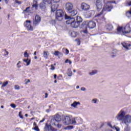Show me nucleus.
Segmentation results:
<instances>
[{"label": "nucleus", "instance_id": "nucleus-53", "mask_svg": "<svg viewBox=\"0 0 131 131\" xmlns=\"http://www.w3.org/2000/svg\"><path fill=\"white\" fill-rule=\"evenodd\" d=\"M33 125L34 126H37V124H36V122H34L33 123Z\"/></svg>", "mask_w": 131, "mask_h": 131}, {"label": "nucleus", "instance_id": "nucleus-10", "mask_svg": "<svg viewBox=\"0 0 131 131\" xmlns=\"http://www.w3.org/2000/svg\"><path fill=\"white\" fill-rule=\"evenodd\" d=\"M90 5L85 3H82L81 4L80 8L82 11H88V10H90Z\"/></svg>", "mask_w": 131, "mask_h": 131}, {"label": "nucleus", "instance_id": "nucleus-27", "mask_svg": "<svg viewBox=\"0 0 131 131\" xmlns=\"http://www.w3.org/2000/svg\"><path fill=\"white\" fill-rule=\"evenodd\" d=\"M24 12H25L26 13H29V12H30V7H27L26 9L24 10Z\"/></svg>", "mask_w": 131, "mask_h": 131}, {"label": "nucleus", "instance_id": "nucleus-52", "mask_svg": "<svg viewBox=\"0 0 131 131\" xmlns=\"http://www.w3.org/2000/svg\"><path fill=\"white\" fill-rule=\"evenodd\" d=\"M4 1H5V3L6 4H8L9 1L10 0H4Z\"/></svg>", "mask_w": 131, "mask_h": 131}, {"label": "nucleus", "instance_id": "nucleus-51", "mask_svg": "<svg viewBox=\"0 0 131 131\" xmlns=\"http://www.w3.org/2000/svg\"><path fill=\"white\" fill-rule=\"evenodd\" d=\"M81 91H85V89L84 88V87H82L81 88Z\"/></svg>", "mask_w": 131, "mask_h": 131}, {"label": "nucleus", "instance_id": "nucleus-56", "mask_svg": "<svg viewBox=\"0 0 131 131\" xmlns=\"http://www.w3.org/2000/svg\"><path fill=\"white\" fill-rule=\"evenodd\" d=\"M43 2H45V3H49V2H50L49 0H43Z\"/></svg>", "mask_w": 131, "mask_h": 131}, {"label": "nucleus", "instance_id": "nucleus-18", "mask_svg": "<svg viewBox=\"0 0 131 131\" xmlns=\"http://www.w3.org/2000/svg\"><path fill=\"white\" fill-rule=\"evenodd\" d=\"M54 119L55 121H57V122H58V121H60V120H61V116L58 114H56L54 116Z\"/></svg>", "mask_w": 131, "mask_h": 131}, {"label": "nucleus", "instance_id": "nucleus-49", "mask_svg": "<svg viewBox=\"0 0 131 131\" xmlns=\"http://www.w3.org/2000/svg\"><path fill=\"white\" fill-rule=\"evenodd\" d=\"M115 129L116 131H120V128H119L118 127H116Z\"/></svg>", "mask_w": 131, "mask_h": 131}, {"label": "nucleus", "instance_id": "nucleus-32", "mask_svg": "<svg viewBox=\"0 0 131 131\" xmlns=\"http://www.w3.org/2000/svg\"><path fill=\"white\" fill-rule=\"evenodd\" d=\"M76 32L73 31L71 33V36L72 37H76Z\"/></svg>", "mask_w": 131, "mask_h": 131}, {"label": "nucleus", "instance_id": "nucleus-48", "mask_svg": "<svg viewBox=\"0 0 131 131\" xmlns=\"http://www.w3.org/2000/svg\"><path fill=\"white\" fill-rule=\"evenodd\" d=\"M52 1L57 4V3H59L60 2V0H52Z\"/></svg>", "mask_w": 131, "mask_h": 131}, {"label": "nucleus", "instance_id": "nucleus-22", "mask_svg": "<svg viewBox=\"0 0 131 131\" xmlns=\"http://www.w3.org/2000/svg\"><path fill=\"white\" fill-rule=\"evenodd\" d=\"M43 56L45 58V59H48V58L49 57V52H48L47 51H44Z\"/></svg>", "mask_w": 131, "mask_h": 131}, {"label": "nucleus", "instance_id": "nucleus-40", "mask_svg": "<svg viewBox=\"0 0 131 131\" xmlns=\"http://www.w3.org/2000/svg\"><path fill=\"white\" fill-rule=\"evenodd\" d=\"M14 89L15 90H20V86L18 85H15L14 86Z\"/></svg>", "mask_w": 131, "mask_h": 131}, {"label": "nucleus", "instance_id": "nucleus-6", "mask_svg": "<svg viewBox=\"0 0 131 131\" xmlns=\"http://www.w3.org/2000/svg\"><path fill=\"white\" fill-rule=\"evenodd\" d=\"M95 5L96 6L97 11H101L103 8V1L96 0Z\"/></svg>", "mask_w": 131, "mask_h": 131}, {"label": "nucleus", "instance_id": "nucleus-64", "mask_svg": "<svg viewBox=\"0 0 131 131\" xmlns=\"http://www.w3.org/2000/svg\"><path fill=\"white\" fill-rule=\"evenodd\" d=\"M103 126H104V124H102L101 125L100 128H102V127H103Z\"/></svg>", "mask_w": 131, "mask_h": 131}, {"label": "nucleus", "instance_id": "nucleus-5", "mask_svg": "<svg viewBox=\"0 0 131 131\" xmlns=\"http://www.w3.org/2000/svg\"><path fill=\"white\" fill-rule=\"evenodd\" d=\"M122 123H124L127 126L129 123H131V116L126 115L122 119Z\"/></svg>", "mask_w": 131, "mask_h": 131}, {"label": "nucleus", "instance_id": "nucleus-35", "mask_svg": "<svg viewBox=\"0 0 131 131\" xmlns=\"http://www.w3.org/2000/svg\"><path fill=\"white\" fill-rule=\"evenodd\" d=\"M38 7V5H37V4H33L32 5V8H35V10H37Z\"/></svg>", "mask_w": 131, "mask_h": 131}, {"label": "nucleus", "instance_id": "nucleus-28", "mask_svg": "<svg viewBox=\"0 0 131 131\" xmlns=\"http://www.w3.org/2000/svg\"><path fill=\"white\" fill-rule=\"evenodd\" d=\"M94 11H89L88 12L87 14L89 17H92V16H94V14H93V12Z\"/></svg>", "mask_w": 131, "mask_h": 131}, {"label": "nucleus", "instance_id": "nucleus-9", "mask_svg": "<svg viewBox=\"0 0 131 131\" xmlns=\"http://www.w3.org/2000/svg\"><path fill=\"white\" fill-rule=\"evenodd\" d=\"M73 9V4H72L71 3H67L66 4V10L67 12V13L70 12L71 11H72Z\"/></svg>", "mask_w": 131, "mask_h": 131}, {"label": "nucleus", "instance_id": "nucleus-14", "mask_svg": "<svg viewBox=\"0 0 131 131\" xmlns=\"http://www.w3.org/2000/svg\"><path fill=\"white\" fill-rule=\"evenodd\" d=\"M70 16L73 17L77 14V11L75 9H72L71 11L68 12Z\"/></svg>", "mask_w": 131, "mask_h": 131}, {"label": "nucleus", "instance_id": "nucleus-19", "mask_svg": "<svg viewBox=\"0 0 131 131\" xmlns=\"http://www.w3.org/2000/svg\"><path fill=\"white\" fill-rule=\"evenodd\" d=\"M77 23H78L79 25H80V23L82 22V18L80 16H77L76 19Z\"/></svg>", "mask_w": 131, "mask_h": 131}, {"label": "nucleus", "instance_id": "nucleus-2", "mask_svg": "<svg viewBox=\"0 0 131 131\" xmlns=\"http://www.w3.org/2000/svg\"><path fill=\"white\" fill-rule=\"evenodd\" d=\"M66 19H70L66 21L67 24H70L71 27L73 28H77L79 25L78 23L74 19V18H71L70 16H68L67 15H65Z\"/></svg>", "mask_w": 131, "mask_h": 131}, {"label": "nucleus", "instance_id": "nucleus-54", "mask_svg": "<svg viewBox=\"0 0 131 131\" xmlns=\"http://www.w3.org/2000/svg\"><path fill=\"white\" fill-rule=\"evenodd\" d=\"M68 63L70 64V65H71V64H72V61H71V60H69Z\"/></svg>", "mask_w": 131, "mask_h": 131}, {"label": "nucleus", "instance_id": "nucleus-20", "mask_svg": "<svg viewBox=\"0 0 131 131\" xmlns=\"http://www.w3.org/2000/svg\"><path fill=\"white\" fill-rule=\"evenodd\" d=\"M39 7L40 8V9H41V10H46V3L42 2L39 5Z\"/></svg>", "mask_w": 131, "mask_h": 131}, {"label": "nucleus", "instance_id": "nucleus-29", "mask_svg": "<svg viewBox=\"0 0 131 131\" xmlns=\"http://www.w3.org/2000/svg\"><path fill=\"white\" fill-rule=\"evenodd\" d=\"M76 123V120H75V119H72V120H71V123L70 124H75Z\"/></svg>", "mask_w": 131, "mask_h": 131}, {"label": "nucleus", "instance_id": "nucleus-63", "mask_svg": "<svg viewBox=\"0 0 131 131\" xmlns=\"http://www.w3.org/2000/svg\"><path fill=\"white\" fill-rule=\"evenodd\" d=\"M17 67H18V68H20V67H21V66H19V63H17Z\"/></svg>", "mask_w": 131, "mask_h": 131}, {"label": "nucleus", "instance_id": "nucleus-33", "mask_svg": "<svg viewBox=\"0 0 131 131\" xmlns=\"http://www.w3.org/2000/svg\"><path fill=\"white\" fill-rule=\"evenodd\" d=\"M8 83H9V82L8 81H6L3 83V84H2V88H5V86H6V85H8Z\"/></svg>", "mask_w": 131, "mask_h": 131}, {"label": "nucleus", "instance_id": "nucleus-42", "mask_svg": "<svg viewBox=\"0 0 131 131\" xmlns=\"http://www.w3.org/2000/svg\"><path fill=\"white\" fill-rule=\"evenodd\" d=\"M56 126L58 128H61V126H62V124H57Z\"/></svg>", "mask_w": 131, "mask_h": 131}, {"label": "nucleus", "instance_id": "nucleus-30", "mask_svg": "<svg viewBox=\"0 0 131 131\" xmlns=\"http://www.w3.org/2000/svg\"><path fill=\"white\" fill-rule=\"evenodd\" d=\"M25 58H28L29 57V54L27 53V51H26L24 53Z\"/></svg>", "mask_w": 131, "mask_h": 131}, {"label": "nucleus", "instance_id": "nucleus-59", "mask_svg": "<svg viewBox=\"0 0 131 131\" xmlns=\"http://www.w3.org/2000/svg\"><path fill=\"white\" fill-rule=\"evenodd\" d=\"M114 53L113 52V53H112V54H111V56H112V57L113 58H114V56H115V55H114Z\"/></svg>", "mask_w": 131, "mask_h": 131}, {"label": "nucleus", "instance_id": "nucleus-1", "mask_svg": "<svg viewBox=\"0 0 131 131\" xmlns=\"http://www.w3.org/2000/svg\"><path fill=\"white\" fill-rule=\"evenodd\" d=\"M112 4H115V1H107L104 4L103 9L101 12L96 15L95 17H100L101 15H103L104 12H111L112 9H113V5Z\"/></svg>", "mask_w": 131, "mask_h": 131}, {"label": "nucleus", "instance_id": "nucleus-36", "mask_svg": "<svg viewBox=\"0 0 131 131\" xmlns=\"http://www.w3.org/2000/svg\"><path fill=\"white\" fill-rule=\"evenodd\" d=\"M107 125H108V126L111 127V128H114V127H115V125H114L113 126H112V125L111 124V123H110V122L107 123Z\"/></svg>", "mask_w": 131, "mask_h": 131}, {"label": "nucleus", "instance_id": "nucleus-38", "mask_svg": "<svg viewBox=\"0 0 131 131\" xmlns=\"http://www.w3.org/2000/svg\"><path fill=\"white\" fill-rule=\"evenodd\" d=\"M18 115L21 119H23V115H22V112H20L18 114Z\"/></svg>", "mask_w": 131, "mask_h": 131}, {"label": "nucleus", "instance_id": "nucleus-25", "mask_svg": "<svg viewBox=\"0 0 131 131\" xmlns=\"http://www.w3.org/2000/svg\"><path fill=\"white\" fill-rule=\"evenodd\" d=\"M68 76H72V71H71V69H68Z\"/></svg>", "mask_w": 131, "mask_h": 131}, {"label": "nucleus", "instance_id": "nucleus-13", "mask_svg": "<svg viewBox=\"0 0 131 131\" xmlns=\"http://www.w3.org/2000/svg\"><path fill=\"white\" fill-rule=\"evenodd\" d=\"M58 8H59V5L57 4H54L51 6V12L54 13L55 11H57Z\"/></svg>", "mask_w": 131, "mask_h": 131}, {"label": "nucleus", "instance_id": "nucleus-57", "mask_svg": "<svg viewBox=\"0 0 131 131\" xmlns=\"http://www.w3.org/2000/svg\"><path fill=\"white\" fill-rule=\"evenodd\" d=\"M52 23H53L54 24H56V20H52Z\"/></svg>", "mask_w": 131, "mask_h": 131}, {"label": "nucleus", "instance_id": "nucleus-37", "mask_svg": "<svg viewBox=\"0 0 131 131\" xmlns=\"http://www.w3.org/2000/svg\"><path fill=\"white\" fill-rule=\"evenodd\" d=\"M15 3L17 5H21V4H22V2H21V1H19V0H15Z\"/></svg>", "mask_w": 131, "mask_h": 131}, {"label": "nucleus", "instance_id": "nucleus-7", "mask_svg": "<svg viewBox=\"0 0 131 131\" xmlns=\"http://www.w3.org/2000/svg\"><path fill=\"white\" fill-rule=\"evenodd\" d=\"M40 21H41V18L39 15H36L35 16V18L33 20V24L34 26H37V25L40 23Z\"/></svg>", "mask_w": 131, "mask_h": 131}, {"label": "nucleus", "instance_id": "nucleus-62", "mask_svg": "<svg viewBox=\"0 0 131 131\" xmlns=\"http://www.w3.org/2000/svg\"><path fill=\"white\" fill-rule=\"evenodd\" d=\"M128 6H131V1L127 3Z\"/></svg>", "mask_w": 131, "mask_h": 131}, {"label": "nucleus", "instance_id": "nucleus-16", "mask_svg": "<svg viewBox=\"0 0 131 131\" xmlns=\"http://www.w3.org/2000/svg\"><path fill=\"white\" fill-rule=\"evenodd\" d=\"M117 117L119 120H122V119H123V118L124 117V112H121L120 114Z\"/></svg>", "mask_w": 131, "mask_h": 131}, {"label": "nucleus", "instance_id": "nucleus-15", "mask_svg": "<svg viewBox=\"0 0 131 131\" xmlns=\"http://www.w3.org/2000/svg\"><path fill=\"white\" fill-rule=\"evenodd\" d=\"M104 29H106L107 31H111L113 29V26L112 25L107 24L104 27Z\"/></svg>", "mask_w": 131, "mask_h": 131}, {"label": "nucleus", "instance_id": "nucleus-26", "mask_svg": "<svg viewBox=\"0 0 131 131\" xmlns=\"http://www.w3.org/2000/svg\"><path fill=\"white\" fill-rule=\"evenodd\" d=\"M98 72V71L97 70H93L92 71V72H90L89 73V74L90 75H95V74H96V73H97Z\"/></svg>", "mask_w": 131, "mask_h": 131}, {"label": "nucleus", "instance_id": "nucleus-60", "mask_svg": "<svg viewBox=\"0 0 131 131\" xmlns=\"http://www.w3.org/2000/svg\"><path fill=\"white\" fill-rule=\"evenodd\" d=\"M28 82H30V80L28 79L27 81L26 82V84H27V83H28Z\"/></svg>", "mask_w": 131, "mask_h": 131}, {"label": "nucleus", "instance_id": "nucleus-34", "mask_svg": "<svg viewBox=\"0 0 131 131\" xmlns=\"http://www.w3.org/2000/svg\"><path fill=\"white\" fill-rule=\"evenodd\" d=\"M51 131H58V129L53 127L52 126H51V128L50 129Z\"/></svg>", "mask_w": 131, "mask_h": 131}, {"label": "nucleus", "instance_id": "nucleus-17", "mask_svg": "<svg viewBox=\"0 0 131 131\" xmlns=\"http://www.w3.org/2000/svg\"><path fill=\"white\" fill-rule=\"evenodd\" d=\"M52 127V126L50 124H49L48 123H46L45 126L44 127L45 130H51V128Z\"/></svg>", "mask_w": 131, "mask_h": 131}, {"label": "nucleus", "instance_id": "nucleus-46", "mask_svg": "<svg viewBox=\"0 0 131 131\" xmlns=\"http://www.w3.org/2000/svg\"><path fill=\"white\" fill-rule=\"evenodd\" d=\"M69 54V50L68 49H66V55H68Z\"/></svg>", "mask_w": 131, "mask_h": 131}, {"label": "nucleus", "instance_id": "nucleus-3", "mask_svg": "<svg viewBox=\"0 0 131 131\" xmlns=\"http://www.w3.org/2000/svg\"><path fill=\"white\" fill-rule=\"evenodd\" d=\"M64 17V11L62 9L56 10L55 19L57 21H61Z\"/></svg>", "mask_w": 131, "mask_h": 131}, {"label": "nucleus", "instance_id": "nucleus-8", "mask_svg": "<svg viewBox=\"0 0 131 131\" xmlns=\"http://www.w3.org/2000/svg\"><path fill=\"white\" fill-rule=\"evenodd\" d=\"M85 23H87V26L88 28H90V29H93L96 27V22L93 20H87Z\"/></svg>", "mask_w": 131, "mask_h": 131}, {"label": "nucleus", "instance_id": "nucleus-44", "mask_svg": "<svg viewBox=\"0 0 131 131\" xmlns=\"http://www.w3.org/2000/svg\"><path fill=\"white\" fill-rule=\"evenodd\" d=\"M97 101H98V99H94L92 100V102H94V104H96L97 103Z\"/></svg>", "mask_w": 131, "mask_h": 131}, {"label": "nucleus", "instance_id": "nucleus-50", "mask_svg": "<svg viewBox=\"0 0 131 131\" xmlns=\"http://www.w3.org/2000/svg\"><path fill=\"white\" fill-rule=\"evenodd\" d=\"M68 128H69V129H72V128H73V126H68Z\"/></svg>", "mask_w": 131, "mask_h": 131}, {"label": "nucleus", "instance_id": "nucleus-41", "mask_svg": "<svg viewBox=\"0 0 131 131\" xmlns=\"http://www.w3.org/2000/svg\"><path fill=\"white\" fill-rule=\"evenodd\" d=\"M51 70H55V67L54 66V65L51 64Z\"/></svg>", "mask_w": 131, "mask_h": 131}, {"label": "nucleus", "instance_id": "nucleus-12", "mask_svg": "<svg viewBox=\"0 0 131 131\" xmlns=\"http://www.w3.org/2000/svg\"><path fill=\"white\" fill-rule=\"evenodd\" d=\"M64 121L65 124L67 125H68L71 123V118H70V117L69 116H66L64 119Z\"/></svg>", "mask_w": 131, "mask_h": 131}, {"label": "nucleus", "instance_id": "nucleus-39", "mask_svg": "<svg viewBox=\"0 0 131 131\" xmlns=\"http://www.w3.org/2000/svg\"><path fill=\"white\" fill-rule=\"evenodd\" d=\"M34 130H36V131H39V128H38V126H35L34 127Z\"/></svg>", "mask_w": 131, "mask_h": 131}, {"label": "nucleus", "instance_id": "nucleus-23", "mask_svg": "<svg viewBox=\"0 0 131 131\" xmlns=\"http://www.w3.org/2000/svg\"><path fill=\"white\" fill-rule=\"evenodd\" d=\"M80 104V103L79 102H77L76 101L74 102L72 104L71 106L72 107H76V106H77L78 105H79Z\"/></svg>", "mask_w": 131, "mask_h": 131}, {"label": "nucleus", "instance_id": "nucleus-47", "mask_svg": "<svg viewBox=\"0 0 131 131\" xmlns=\"http://www.w3.org/2000/svg\"><path fill=\"white\" fill-rule=\"evenodd\" d=\"M45 120H46V118H43L41 120H40L39 121V123H41L43 122V121H45Z\"/></svg>", "mask_w": 131, "mask_h": 131}, {"label": "nucleus", "instance_id": "nucleus-45", "mask_svg": "<svg viewBox=\"0 0 131 131\" xmlns=\"http://www.w3.org/2000/svg\"><path fill=\"white\" fill-rule=\"evenodd\" d=\"M4 51L6 53V54H5V56H8V55H9V52L7 51V49H5Z\"/></svg>", "mask_w": 131, "mask_h": 131}, {"label": "nucleus", "instance_id": "nucleus-11", "mask_svg": "<svg viewBox=\"0 0 131 131\" xmlns=\"http://www.w3.org/2000/svg\"><path fill=\"white\" fill-rule=\"evenodd\" d=\"M130 28H129V25H126L124 28L123 30V33H129L130 32Z\"/></svg>", "mask_w": 131, "mask_h": 131}, {"label": "nucleus", "instance_id": "nucleus-55", "mask_svg": "<svg viewBox=\"0 0 131 131\" xmlns=\"http://www.w3.org/2000/svg\"><path fill=\"white\" fill-rule=\"evenodd\" d=\"M54 79H56V78H57V75L56 74L54 75Z\"/></svg>", "mask_w": 131, "mask_h": 131}, {"label": "nucleus", "instance_id": "nucleus-31", "mask_svg": "<svg viewBox=\"0 0 131 131\" xmlns=\"http://www.w3.org/2000/svg\"><path fill=\"white\" fill-rule=\"evenodd\" d=\"M61 54V52L60 51H55L54 55V56H59Z\"/></svg>", "mask_w": 131, "mask_h": 131}, {"label": "nucleus", "instance_id": "nucleus-58", "mask_svg": "<svg viewBox=\"0 0 131 131\" xmlns=\"http://www.w3.org/2000/svg\"><path fill=\"white\" fill-rule=\"evenodd\" d=\"M48 98V93H45V99H47Z\"/></svg>", "mask_w": 131, "mask_h": 131}, {"label": "nucleus", "instance_id": "nucleus-43", "mask_svg": "<svg viewBox=\"0 0 131 131\" xmlns=\"http://www.w3.org/2000/svg\"><path fill=\"white\" fill-rule=\"evenodd\" d=\"M10 106H11V107H12V108H15L16 107V104H11L10 105Z\"/></svg>", "mask_w": 131, "mask_h": 131}, {"label": "nucleus", "instance_id": "nucleus-61", "mask_svg": "<svg viewBox=\"0 0 131 131\" xmlns=\"http://www.w3.org/2000/svg\"><path fill=\"white\" fill-rule=\"evenodd\" d=\"M69 61V59H66V61H64V63H68Z\"/></svg>", "mask_w": 131, "mask_h": 131}, {"label": "nucleus", "instance_id": "nucleus-21", "mask_svg": "<svg viewBox=\"0 0 131 131\" xmlns=\"http://www.w3.org/2000/svg\"><path fill=\"white\" fill-rule=\"evenodd\" d=\"M122 32V27L120 26H118V28H117V33H121Z\"/></svg>", "mask_w": 131, "mask_h": 131}, {"label": "nucleus", "instance_id": "nucleus-24", "mask_svg": "<svg viewBox=\"0 0 131 131\" xmlns=\"http://www.w3.org/2000/svg\"><path fill=\"white\" fill-rule=\"evenodd\" d=\"M24 62L27 63V66H28L30 64V62H31V60H29L28 58L27 59H24Z\"/></svg>", "mask_w": 131, "mask_h": 131}, {"label": "nucleus", "instance_id": "nucleus-4", "mask_svg": "<svg viewBox=\"0 0 131 131\" xmlns=\"http://www.w3.org/2000/svg\"><path fill=\"white\" fill-rule=\"evenodd\" d=\"M24 26L27 28L28 31H33V27L31 25V21L27 20L24 23Z\"/></svg>", "mask_w": 131, "mask_h": 131}]
</instances>
